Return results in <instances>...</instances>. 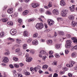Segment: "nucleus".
Wrapping results in <instances>:
<instances>
[{"instance_id": "obj_1", "label": "nucleus", "mask_w": 77, "mask_h": 77, "mask_svg": "<svg viewBox=\"0 0 77 77\" xmlns=\"http://www.w3.org/2000/svg\"><path fill=\"white\" fill-rule=\"evenodd\" d=\"M35 27L37 29H42L44 27V26L43 24L42 23H38L36 24Z\"/></svg>"}, {"instance_id": "obj_2", "label": "nucleus", "mask_w": 77, "mask_h": 77, "mask_svg": "<svg viewBox=\"0 0 77 77\" xmlns=\"http://www.w3.org/2000/svg\"><path fill=\"white\" fill-rule=\"evenodd\" d=\"M39 53L40 54L39 55V57H42L45 54L46 52L44 50H42L40 51Z\"/></svg>"}, {"instance_id": "obj_3", "label": "nucleus", "mask_w": 77, "mask_h": 77, "mask_svg": "<svg viewBox=\"0 0 77 77\" xmlns=\"http://www.w3.org/2000/svg\"><path fill=\"white\" fill-rule=\"evenodd\" d=\"M68 10H63L62 12L61 15L62 17H66L67 16V13H68Z\"/></svg>"}, {"instance_id": "obj_4", "label": "nucleus", "mask_w": 77, "mask_h": 77, "mask_svg": "<svg viewBox=\"0 0 77 77\" xmlns=\"http://www.w3.org/2000/svg\"><path fill=\"white\" fill-rule=\"evenodd\" d=\"M10 33L11 35L14 36L17 33V30L15 29H12L10 31Z\"/></svg>"}, {"instance_id": "obj_5", "label": "nucleus", "mask_w": 77, "mask_h": 77, "mask_svg": "<svg viewBox=\"0 0 77 77\" xmlns=\"http://www.w3.org/2000/svg\"><path fill=\"white\" fill-rule=\"evenodd\" d=\"M48 25H50V26H53V24L54 23V21L52 19L48 20Z\"/></svg>"}, {"instance_id": "obj_6", "label": "nucleus", "mask_w": 77, "mask_h": 77, "mask_svg": "<svg viewBox=\"0 0 77 77\" xmlns=\"http://www.w3.org/2000/svg\"><path fill=\"white\" fill-rule=\"evenodd\" d=\"M2 62L4 63H8V62H9V59H8V58L6 57H3Z\"/></svg>"}, {"instance_id": "obj_7", "label": "nucleus", "mask_w": 77, "mask_h": 77, "mask_svg": "<svg viewBox=\"0 0 77 77\" xmlns=\"http://www.w3.org/2000/svg\"><path fill=\"white\" fill-rule=\"evenodd\" d=\"M52 13L54 15H59V11L55 9L52 11Z\"/></svg>"}, {"instance_id": "obj_8", "label": "nucleus", "mask_w": 77, "mask_h": 77, "mask_svg": "<svg viewBox=\"0 0 77 77\" xmlns=\"http://www.w3.org/2000/svg\"><path fill=\"white\" fill-rule=\"evenodd\" d=\"M41 69V67L39 65L37 66L36 67H35L34 69L35 71H37L38 70H39Z\"/></svg>"}, {"instance_id": "obj_9", "label": "nucleus", "mask_w": 77, "mask_h": 77, "mask_svg": "<svg viewBox=\"0 0 77 77\" xmlns=\"http://www.w3.org/2000/svg\"><path fill=\"white\" fill-rule=\"evenodd\" d=\"M60 5L62 6H64L66 5V3L64 1H61L60 2Z\"/></svg>"}, {"instance_id": "obj_10", "label": "nucleus", "mask_w": 77, "mask_h": 77, "mask_svg": "<svg viewBox=\"0 0 77 77\" xmlns=\"http://www.w3.org/2000/svg\"><path fill=\"white\" fill-rule=\"evenodd\" d=\"M7 12L8 14H12L13 13V8H11L8 9L7 11Z\"/></svg>"}, {"instance_id": "obj_11", "label": "nucleus", "mask_w": 77, "mask_h": 77, "mask_svg": "<svg viewBox=\"0 0 77 77\" xmlns=\"http://www.w3.org/2000/svg\"><path fill=\"white\" fill-rule=\"evenodd\" d=\"M32 44L33 45H38V40L36 39L33 40L32 42Z\"/></svg>"}, {"instance_id": "obj_12", "label": "nucleus", "mask_w": 77, "mask_h": 77, "mask_svg": "<svg viewBox=\"0 0 77 77\" xmlns=\"http://www.w3.org/2000/svg\"><path fill=\"white\" fill-rule=\"evenodd\" d=\"M68 18L69 20L72 21V20H74V16L70 15L68 17Z\"/></svg>"}, {"instance_id": "obj_13", "label": "nucleus", "mask_w": 77, "mask_h": 77, "mask_svg": "<svg viewBox=\"0 0 77 77\" xmlns=\"http://www.w3.org/2000/svg\"><path fill=\"white\" fill-rule=\"evenodd\" d=\"M71 56L72 57H75L77 56V53L75 52H73L71 55Z\"/></svg>"}, {"instance_id": "obj_14", "label": "nucleus", "mask_w": 77, "mask_h": 77, "mask_svg": "<svg viewBox=\"0 0 77 77\" xmlns=\"http://www.w3.org/2000/svg\"><path fill=\"white\" fill-rule=\"evenodd\" d=\"M32 58L30 57L28 58H26V60L27 62H31V60H32Z\"/></svg>"}, {"instance_id": "obj_15", "label": "nucleus", "mask_w": 77, "mask_h": 77, "mask_svg": "<svg viewBox=\"0 0 77 77\" xmlns=\"http://www.w3.org/2000/svg\"><path fill=\"white\" fill-rule=\"evenodd\" d=\"M22 42V41L19 38H17L16 40V42L17 44H20V43H21Z\"/></svg>"}, {"instance_id": "obj_16", "label": "nucleus", "mask_w": 77, "mask_h": 77, "mask_svg": "<svg viewBox=\"0 0 77 77\" xmlns=\"http://www.w3.org/2000/svg\"><path fill=\"white\" fill-rule=\"evenodd\" d=\"M23 35L24 36H27L29 35V32L27 31H25L23 32Z\"/></svg>"}, {"instance_id": "obj_17", "label": "nucleus", "mask_w": 77, "mask_h": 77, "mask_svg": "<svg viewBox=\"0 0 77 77\" xmlns=\"http://www.w3.org/2000/svg\"><path fill=\"white\" fill-rule=\"evenodd\" d=\"M72 40H73V42L74 43H75V44H77V38L75 37H73L71 38Z\"/></svg>"}, {"instance_id": "obj_18", "label": "nucleus", "mask_w": 77, "mask_h": 77, "mask_svg": "<svg viewBox=\"0 0 77 77\" xmlns=\"http://www.w3.org/2000/svg\"><path fill=\"white\" fill-rule=\"evenodd\" d=\"M58 33L61 36H63L65 35L64 32L62 31H59L58 32Z\"/></svg>"}, {"instance_id": "obj_19", "label": "nucleus", "mask_w": 77, "mask_h": 77, "mask_svg": "<svg viewBox=\"0 0 77 77\" xmlns=\"http://www.w3.org/2000/svg\"><path fill=\"white\" fill-rule=\"evenodd\" d=\"M71 23L72 26H73V27H75L76 25H77V22L76 23L74 21H73Z\"/></svg>"}, {"instance_id": "obj_20", "label": "nucleus", "mask_w": 77, "mask_h": 77, "mask_svg": "<svg viewBox=\"0 0 77 77\" xmlns=\"http://www.w3.org/2000/svg\"><path fill=\"white\" fill-rule=\"evenodd\" d=\"M47 44H49V45H52V44H53V41H52V40H47Z\"/></svg>"}, {"instance_id": "obj_21", "label": "nucleus", "mask_w": 77, "mask_h": 77, "mask_svg": "<svg viewBox=\"0 0 77 77\" xmlns=\"http://www.w3.org/2000/svg\"><path fill=\"white\" fill-rule=\"evenodd\" d=\"M69 8L71 12H74L75 10V8L74 7L71 6Z\"/></svg>"}, {"instance_id": "obj_22", "label": "nucleus", "mask_w": 77, "mask_h": 77, "mask_svg": "<svg viewBox=\"0 0 77 77\" xmlns=\"http://www.w3.org/2000/svg\"><path fill=\"white\" fill-rule=\"evenodd\" d=\"M75 63V62L73 61L70 60L69 62V64H70V65H72V67L73 66V65Z\"/></svg>"}, {"instance_id": "obj_23", "label": "nucleus", "mask_w": 77, "mask_h": 77, "mask_svg": "<svg viewBox=\"0 0 77 77\" xmlns=\"http://www.w3.org/2000/svg\"><path fill=\"white\" fill-rule=\"evenodd\" d=\"M48 68V66L47 65H45L43 66L42 68L43 69H46Z\"/></svg>"}, {"instance_id": "obj_24", "label": "nucleus", "mask_w": 77, "mask_h": 77, "mask_svg": "<svg viewBox=\"0 0 77 77\" xmlns=\"http://www.w3.org/2000/svg\"><path fill=\"white\" fill-rule=\"evenodd\" d=\"M29 13V11L28 10H26L24 11L23 13V15H26Z\"/></svg>"}, {"instance_id": "obj_25", "label": "nucleus", "mask_w": 77, "mask_h": 77, "mask_svg": "<svg viewBox=\"0 0 77 77\" xmlns=\"http://www.w3.org/2000/svg\"><path fill=\"white\" fill-rule=\"evenodd\" d=\"M8 40L9 41H10L11 42H14L15 41V39L14 38H8Z\"/></svg>"}, {"instance_id": "obj_26", "label": "nucleus", "mask_w": 77, "mask_h": 77, "mask_svg": "<svg viewBox=\"0 0 77 77\" xmlns=\"http://www.w3.org/2000/svg\"><path fill=\"white\" fill-rule=\"evenodd\" d=\"M18 22L19 23H20V24H22V23H23V20L22 19L19 18L18 20Z\"/></svg>"}, {"instance_id": "obj_27", "label": "nucleus", "mask_w": 77, "mask_h": 77, "mask_svg": "<svg viewBox=\"0 0 77 77\" xmlns=\"http://www.w3.org/2000/svg\"><path fill=\"white\" fill-rule=\"evenodd\" d=\"M72 43L71 41L70 40H67L66 42V44L68 45H71V43Z\"/></svg>"}, {"instance_id": "obj_28", "label": "nucleus", "mask_w": 77, "mask_h": 77, "mask_svg": "<svg viewBox=\"0 0 77 77\" xmlns=\"http://www.w3.org/2000/svg\"><path fill=\"white\" fill-rule=\"evenodd\" d=\"M38 36V33H36V32L33 35V38H37Z\"/></svg>"}, {"instance_id": "obj_29", "label": "nucleus", "mask_w": 77, "mask_h": 77, "mask_svg": "<svg viewBox=\"0 0 77 77\" xmlns=\"http://www.w3.org/2000/svg\"><path fill=\"white\" fill-rule=\"evenodd\" d=\"M3 22V23H5L8 21V19L7 18H3L1 20Z\"/></svg>"}, {"instance_id": "obj_30", "label": "nucleus", "mask_w": 77, "mask_h": 77, "mask_svg": "<svg viewBox=\"0 0 77 77\" xmlns=\"http://www.w3.org/2000/svg\"><path fill=\"white\" fill-rule=\"evenodd\" d=\"M62 69L64 71H66L68 70V68L64 67L62 68Z\"/></svg>"}, {"instance_id": "obj_31", "label": "nucleus", "mask_w": 77, "mask_h": 77, "mask_svg": "<svg viewBox=\"0 0 77 77\" xmlns=\"http://www.w3.org/2000/svg\"><path fill=\"white\" fill-rule=\"evenodd\" d=\"M53 65H55V66H57V61H54L52 63Z\"/></svg>"}, {"instance_id": "obj_32", "label": "nucleus", "mask_w": 77, "mask_h": 77, "mask_svg": "<svg viewBox=\"0 0 77 77\" xmlns=\"http://www.w3.org/2000/svg\"><path fill=\"white\" fill-rule=\"evenodd\" d=\"M60 45L59 44H57L56 45L55 47L57 49H59L60 48Z\"/></svg>"}, {"instance_id": "obj_33", "label": "nucleus", "mask_w": 77, "mask_h": 77, "mask_svg": "<svg viewBox=\"0 0 77 77\" xmlns=\"http://www.w3.org/2000/svg\"><path fill=\"white\" fill-rule=\"evenodd\" d=\"M65 46L66 48H70L71 47V45L66 44L65 45Z\"/></svg>"}, {"instance_id": "obj_34", "label": "nucleus", "mask_w": 77, "mask_h": 77, "mask_svg": "<svg viewBox=\"0 0 77 77\" xmlns=\"http://www.w3.org/2000/svg\"><path fill=\"white\" fill-rule=\"evenodd\" d=\"M23 49H27V45L26 44H23Z\"/></svg>"}, {"instance_id": "obj_35", "label": "nucleus", "mask_w": 77, "mask_h": 77, "mask_svg": "<svg viewBox=\"0 0 77 77\" xmlns=\"http://www.w3.org/2000/svg\"><path fill=\"white\" fill-rule=\"evenodd\" d=\"M7 24L10 26H12L13 25V22H7Z\"/></svg>"}, {"instance_id": "obj_36", "label": "nucleus", "mask_w": 77, "mask_h": 77, "mask_svg": "<svg viewBox=\"0 0 77 77\" xmlns=\"http://www.w3.org/2000/svg\"><path fill=\"white\" fill-rule=\"evenodd\" d=\"M49 8H51V7H52V3L51 2H49V4L48 5Z\"/></svg>"}, {"instance_id": "obj_37", "label": "nucleus", "mask_w": 77, "mask_h": 77, "mask_svg": "<svg viewBox=\"0 0 77 77\" xmlns=\"http://www.w3.org/2000/svg\"><path fill=\"white\" fill-rule=\"evenodd\" d=\"M15 51L16 53H18L20 51V48H17L15 50Z\"/></svg>"}, {"instance_id": "obj_38", "label": "nucleus", "mask_w": 77, "mask_h": 77, "mask_svg": "<svg viewBox=\"0 0 77 77\" xmlns=\"http://www.w3.org/2000/svg\"><path fill=\"white\" fill-rule=\"evenodd\" d=\"M65 53L66 54H68V53H69V50L68 49H66L65 50Z\"/></svg>"}, {"instance_id": "obj_39", "label": "nucleus", "mask_w": 77, "mask_h": 77, "mask_svg": "<svg viewBox=\"0 0 77 77\" xmlns=\"http://www.w3.org/2000/svg\"><path fill=\"white\" fill-rule=\"evenodd\" d=\"M66 37L67 38H71V35L70 34H67L66 35Z\"/></svg>"}, {"instance_id": "obj_40", "label": "nucleus", "mask_w": 77, "mask_h": 77, "mask_svg": "<svg viewBox=\"0 0 77 77\" xmlns=\"http://www.w3.org/2000/svg\"><path fill=\"white\" fill-rule=\"evenodd\" d=\"M5 35V33L2 32L0 33V36H1L3 37V36H4Z\"/></svg>"}, {"instance_id": "obj_41", "label": "nucleus", "mask_w": 77, "mask_h": 77, "mask_svg": "<svg viewBox=\"0 0 77 77\" xmlns=\"http://www.w3.org/2000/svg\"><path fill=\"white\" fill-rule=\"evenodd\" d=\"M32 41V39L31 38H29L28 39L27 41V42L28 43H30V42H31Z\"/></svg>"}, {"instance_id": "obj_42", "label": "nucleus", "mask_w": 77, "mask_h": 77, "mask_svg": "<svg viewBox=\"0 0 77 77\" xmlns=\"http://www.w3.org/2000/svg\"><path fill=\"white\" fill-rule=\"evenodd\" d=\"M55 57H56L57 58L60 57V56H59L58 54H55Z\"/></svg>"}, {"instance_id": "obj_43", "label": "nucleus", "mask_w": 77, "mask_h": 77, "mask_svg": "<svg viewBox=\"0 0 77 77\" xmlns=\"http://www.w3.org/2000/svg\"><path fill=\"white\" fill-rule=\"evenodd\" d=\"M29 52L30 53H31V54H33L34 53H35V52L34 51H33L31 49V50H30Z\"/></svg>"}, {"instance_id": "obj_44", "label": "nucleus", "mask_w": 77, "mask_h": 77, "mask_svg": "<svg viewBox=\"0 0 77 77\" xmlns=\"http://www.w3.org/2000/svg\"><path fill=\"white\" fill-rule=\"evenodd\" d=\"M13 59L14 61H18V59L16 57H13Z\"/></svg>"}, {"instance_id": "obj_45", "label": "nucleus", "mask_w": 77, "mask_h": 77, "mask_svg": "<svg viewBox=\"0 0 77 77\" xmlns=\"http://www.w3.org/2000/svg\"><path fill=\"white\" fill-rule=\"evenodd\" d=\"M46 14H48L49 15L51 14V12L49 11H46Z\"/></svg>"}, {"instance_id": "obj_46", "label": "nucleus", "mask_w": 77, "mask_h": 77, "mask_svg": "<svg viewBox=\"0 0 77 77\" xmlns=\"http://www.w3.org/2000/svg\"><path fill=\"white\" fill-rule=\"evenodd\" d=\"M58 77V74L56 73H54V74L53 77Z\"/></svg>"}, {"instance_id": "obj_47", "label": "nucleus", "mask_w": 77, "mask_h": 77, "mask_svg": "<svg viewBox=\"0 0 77 77\" xmlns=\"http://www.w3.org/2000/svg\"><path fill=\"white\" fill-rule=\"evenodd\" d=\"M66 66H68V67H70V68H71V67H72V65H70V64H67Z\"/></svg>"}, {"instance_id": "obj_48", "label": "nucleus", "mask_w": 77, "mask_h": 77, "mask_svg": "<svg viewBox=\"0 0 77 77\" xmlns=\"http://www.w3.org/2000/svg\"><path fill=\"white\" fill-rule=\"evenodd\" d=\"M4 54L7 55H9V52L8 51H7L4 53Z\"/></svg>"}, {"instance_id": "obj_49", "label": "nucleus", "mask_w": 77, "mask_h": 77, "mask_svg": "<svg viewBox=\"0 0 77 77\" xmlns=\"http://www.w3.org/2000/svg\"><path fill=\"white\" fill-rule=\"evenodd\" d=\"M40 12H44V10L43 8H41L39 10Z\"/></svg>"}, {"instance_id": "obj_50", "label": "nucleus", "mask_w": 77, "mask_h": 77, "mask_svg": "<svg viewBox=\"0 0 77 77\" xmlns=\"http://www.w3.org/2000/svg\"><path fill=\"white\" fill-rule=\"evenodd\" d=\"M35 19H30L28 20V21L29 22H30L31 21H33Z\"/></svg>"}, {"instance_id": "obj_51", "label": "nucleus", "mask_w": 77, "mask_h": 77, "mask_svg": "<svg viewBox=\"0 0 77 77\" xmlns=\"http://www.w3.org/2000/svg\"><path fill=\"white\" fill-rule=\"evenodd\" d=\"M18 11L19 12H21V11H22V7H20L18 9Z\"/></svg>"}, {"instance_id": "obj_52", "label": "nucleus", "mask_w": 77, "mask_h": 77, "mask_svg": "<svg viewBox=\"0 0 77 77\" xmlns=\"http://www.w3.org/2000/svg\"><path fill=\"white\" fill-rule=\"evenodd\" d=\"M46 58L47 57H46V56H43L42 57V59L43 60H45Z\"/></svg>"}, {"instance_id": "obj_53", "label": "nucleus", "mask_w": 77, "mask_h": 77, "mask_svg": "<svg viewBox=\"0 0 77 77\" xmlns=\"http://www.w3.org/2000/svg\"><path fill=\"white\" fill-rule=\"evenodd\" d=\"M14 66L15 68H19V65L17 64H15L14 65Z\"/></svg>"}, {"instance_id": "obj_54", "label": "nucleus", "mask_w": 77, "mask_h": 77, "mask_svg": "<svg viewBox=\"0 0 77 77\" xmlns=\"http://www.w3.org/2000/svg\"><path fill=\"white\" fill-rule=\"evenodd\" d=\"M32 6L33 8H36V5H35V3H32Z\"/></svg>"}, {"instance_id": "obj_55", "label": "nucleus", "mask_w": 77, "mask_h": 77, "mask_svg": "<svg viewBox=\"0 0 77 77\" xmlns=\"http://www.w3.org/2000/svg\"><path fill=\"white\" fill-rule=\"evenodd\" d=\"M25 57H26V58L30 57H29V54H26L25 55Z\"/></svg>"}, {"instance_id": "obj_56", "label": "nucleus", "mask_w": 77, "mask_h": 77, "mask_svg": "<svg viewBox=\"0 0 77 77\" xmlns=\"http://www.w3.org/2000/svg\"><path fill=\"white\" fill-rule=\"evenodd\" d=\"M54 57V56H53V55L52 54H50V55H49V58H51L52 57Z\"/></svg>"}, {"instance_id": "obj_57", "label": "nucleus", "mask_w": 77, "mask_h": 77, "mask_svg": "<svg viewBox=\"0 0 77 77\" xmlns=\"http://www.w3.org/2000/svg\"><path fill=\"white\" fill-rule=\"evenodd\" d=\"M30 70L31 71L33 72L34 71V69H33V67H30Z\"/></svg>"}, {"instance_id": "obj_58", "label": "nucleus", "mask_w": 77, "mask_h": 77, "mask_svg": "<svg viewBox=\"0 0 77 77\" xmlns=\"http://www.w3.org/2000/svg\"><path fill=\"white\" fill-rule=\"evenodd\" d=\"M53 53V51H51L49 52V54H52Z\"/></svg>"}, {"instance_id": "obj_59", "label": "nucleus", "mask_w": 77, "mask_h": 77, "mask_svg": "<svg viewBox=\"0 0 77 77\" xmlns=\"http://www.w3.org/2000/svg\"><path fill=\"white\" fill-rule=\"evenodd\" d=\"M25 74L26 75H30V72H26L25 73Z\"/></svg>"}, {"instance_id": "obj_60", "label": "nucleus", "mask_w": 77, "mask_h": 77, "mask_svg": "<svg viewBox=\"0 0 77 77\" xmlns=\"http://www.w3.org/2000/svg\"><path fill=\"white\" fill-rule=\"evenodd\" d=\"M44 26L45 29H47V28H48V26H47V24H46V23H45Z\"/></svg>"}, {"instance_id": "obj_61", "label": "nucleus", "mask_w": 77, "mask_h": 77, "mask_svg": "<svg viewBox=\"0 0 77 77\" xmlns=\"http://www.w3.org/2000/svg\"><path fill=\"white\" fill-rule=\"evenodd\" d=\"M68 75L69 77H72V74L71 73H69L68 74Z\"/></svg>"}, {"instance_id": "obj_62", "label": "nucleus", "mask_w": 77, "mask_h": 77, "mask_svg": "<svg viewBox=\"0 0 77 77\" xmlns=\"http://www.w3.org/2000/svg\"><path fill=\"white\" fill-rule=\"evenodd\" d=\"M9 66L11 68H13L14 67V66L12 65V64H10L9 65Z\"/></svg>"}, {"instance_id": "obj_63", "label": "nucleus", "mask_w": 77, "mask_h": 77, "mask_svg": "<svg viewBox=\"0 0 77 77\" xmlns=\"http://www.w3.org/2000/svg\"><path fill=\"white\" fill-rule=\"evenodd\" d=\"M18 77H23V75L21 74H18Z\"/></svg>"}, {"instance_id": "obj_64", "label": "nucleus", "mask_w": 77, "mask_h": 77, "mask_svg": "<svg viewBox=\"0 0 77 77\" xmlns=\"http://www.w3.org/2000/svg\"><path fill=\"white\" fill-rule=\"evenodd\" d=\"M74 48L75 50H77V45H75L74 47Z\"/></svg>"}]
</instances>
